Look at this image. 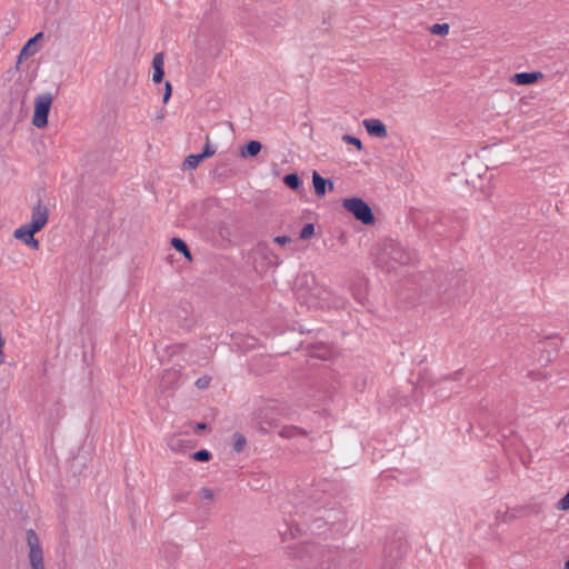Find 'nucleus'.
<instances>
[{
  "instance_id": "2f4dec72",
  "label": "nucleus",
  "mask_w": 569,
  "mask_h": 569,
  "mask_svg": "<svg viewBox=\"0 0 569 569\" xmlns=\"http://www.w3.org/2000/svg\"><path fill=\"white\" fill-rule=\"evenodd\" d=\"M204 429H207V423H204V422H198V423L196 425V430H197V431L204 430Z\"/></svg>"
},
{
  "instance_id": "f257e3e1",
  "label": "nucleus",
  "mask_w": 569,
  "mask_h": 569,
  "mask_svg": "<svg viewBox=\"0 0 569 569\" xmlns=\"http://www.w3.org/2000/svg\"><path fill=\"white\" fill-rule=\"evenodd\" d=\"M313 501H299L296 503L288 502L282 506V513L284 515L283 520L287 529H280L279 532L283 539H288V537L296 538L305 530L303 527L308 522V511Z\"/></svg>"
},
{
  "instance_id": "5701e85b",
  "label": "nucleus",
  "mask_w": 569,
  "mask_h": 569,
  "mask_svg": "<svg viewBox=\"0 0 569 569\" xmlns=\"http://www.w3.org/2000/svg\"><path fill=\"white\" fill-rule=\"evenodd\" d=\"M313 234H315V224L307 223L301 229L299 237L301 240H307V239H310Z\"/></svg>"
},
{
  "instance_id": "c9c22d12",
  "label": "nucleus",
  "mask_w": 569,
  "mask_h": 569,
  "mask_svg": "<svg viewBox=\"0 0 569 569\" xmlns=\"http://www.w3.org/2000/svg\"><path fill=\"white\" fill-rule=\"evenodd\" d=\"M31 569H44V566L31 567Z\"/></svg>"
},
{
  "instance_id": "e433bc0d",
  "label": "nucleus",
  "mask_w": 569,
  "mask_h": 569,
  "mask_svg": "<svg viewBox=\"0 0 569 569\" xmlns=\"http://www.w3.org/2000/svg\"><path fill=\"white\" fill-rule=\"evenodd\" d=\"M357 147L358 150H362L363 148V144H355Z\"/></svg>"
},
{
  "instance_id": "6ab92c4d",
  "label": "nucleus",
  "mask_w": 569,
  "mask_h": 569,
  "mask_svg": "<svg viewBox=\"0 0 569 569\" xmlns=\"http://www.w3.org/2000/svg\"><path fill=\"white\" fill-rule=\"evenodd\" d=\"M262 144H244V147L240 149L239 154L242 158L254 157L260 152Z\"/></svg>"
},
{
  "instance_id": "aec40b11",
  "label": "nucleus",
  "mask_w": 569,
  "mask_h": 569,
  "mask_svg": "<svg viewBox=\"0 0 569 569\" xmlns=\"http://www.w3.org/2000/svg\"><path fill=\"white\" fill-rule=\"evenodd\" d=\"M42 37V33L36 34L33 38L29 39L27 43L23 46L20 56L28 54V53H34L37 51L36 49V42L39 38Z\"/></svg>"
},
{
  "instance_id": "4468645a",
  "label": "nucleus",
  "mask_w": 569,
  "mask_h": 569,
  "mask_svg": "<svg viewBox=\"0 0 569 569\" xmlns=\"http://www.w3.org/2000/svg\"><path fill=\"white\" fill-rule=\"evenodd\" d=\"M540 78H542L541 72H519L512 77V82L518 86H527L532 84Z\"/></svg>"
},
{
  "instance_id": "7ed1b4c3",
  "label": "nucleus",
  "mask_w": 569,
  "mask_h": 569,
  "mask_svg": "<svg viewBox=\"0 0 569 569\" xmlns=\"http://www.w3.org/2000/svg\"><path fill=\"white\" fill-rule=\"evenodd\" d=\"M342 207L348 210L355 219L366 226L373 224L375 214L370 206L361 198L352 197L342 200Z\"/></svg>"
},
{
  "instance_id": "58836bf2",
  "label": "nucleus",
  "mask_w": 569,
  "mask_h": 569,
  "mask_svg": "<svg viewBox=\"0 0 569 569\" xmlns=\"http://www.w3.org/2000/svg\"><path fill=\"white\" fill-rule=\"evenodd\" d=\"M247 142L253 143L257 142L256 140H248Z\"/></svg>"
},
{
  "instance_id": "cd10ccee",
  "label": "nucleus",
  "mask_w": 569,
  "mask_h": 569,
  "mask_svg": "<svg viewBox=\"0 0 569 569\" xmlns=\"http://www.w3.org/2000/svg\"><path fill=\"white\" fill-rule=\"evenodd\" d=\"M171 92H172V89H171V84L169 81H167L164 83V94H163V102L167 103L171 97Z\"/></svg>"
},
{
  "instance_id": "4be33fe9",
  "label": "nucleus",
  "mask_w": 569,
  "mask_h": 569,
  "mask_svg": "<svg viewBox=\"0 0 569 569\" xmlns=\"http://www.w3.org/2000/svg\"><path fill=\"white\" fill-rule=\"evenodd\" d=\"M430 31L433 33V34H438V36H447L449 33V24L448 23H435L431 28H430Z\"/></svg>"
},
{
  "instance_id": "dca6fc26",
  "label": "nucleus",
  "mask_w": 569,
  "mask_h": 569,
  "mask_svg": "<svg viewBox=\"0 0 569 569\" xmlns=\"http://www.w3.org/2000/svg\"><path fill=\"white\" fill-rule=\"evenodd\" d=\"M351 292L353 298L361 305L365 306L367 301L366 283L359 281L351 286Z\"/></svg>"
},
{
  "instance_id": "c85d7f7f",
  "label": "nucleus",
  "mask_w": 569,
  "mask_h": 569,
  "mask_svg": "<svg viewBox=\"0 0 569 569\" xmlns=\"http://www.w3.org/2000/svg\"><path fill=\"white\" fill-rule=\"evenodd\" d=\"M209 382H210V378L208 377H201L199 378L197 381H196V386L199 388V389H204L209 386Z\"/></svg>"
},
{
  "instance_id": "6e6552de",
  "label": "nucleus",
  "mask_w": 569,
  "mask_h": 569,
  "mask_svg": "<svg viewBox=\"0 0 569 569\" xmlns=\"http://www.w3.org/2000/svg\"><path fill=\"white\" fill-rule=\"evenodd\" d=\"M39 232L33 228L28 226H21L14 230L13 237L18 240H21L26 246L30 247L33 250H38L40 248V242L34 238V233Z\"/></svg>"
},
{
  "instance_id": "20e7f679",
  "label": "nucleus",
  "mask_w": 569,
  "mask_h": 569,
  "mask_svg": "<svg viewBox=\"0 0 569 569\" xmlns=\"http://www.w3.org/2000/svg\"><path fill=\"white\" fill-rule=\"evenodd\" d=\"M52 104V96L50 93H44L41 96H38L34 101V113L32 123L38 127L42 128L48 122V114L50 111Z\"/></svg>"
},
{
  "instance_id": "b1692460",
  "label": "nucleus",
  "mask_w": 569,
  "mask_h": 569,
  "mask_svg": "<svg viewBox=\"0 0 569 569\" xmlns=\"http://www.w3.org/2000/svg\"><path fill=\"white\" fill-rule=\"evenodd\" d=\"M246 443H247V440L243 435H241V433L234 435L233 450L236 452H241L244 449Z\"/></svg>"
},
{
  "instance_id": "f704fd0d",
  "label": "nucleus",
  "mask_w": 569,
  "mask_h": 569,
  "mask_svg": "<svg viewBox=\"0 0 569 569\" xmlns=\"http://www.w3.org/2000/svg\"><path fill=\"white\" fill-rule=\"evenodd\" d=\"M530 376H531V378H532V379H538V377H537V376H538V373L530 372Z\"/></svg>"
},
{
  "instance_id": "1a4fd4ad",
  "label": "nucleus",
  "mask_w": 569,
  "mask_h": 569,
  "mask_svg": "<svg viewBox=\"0 0 569 569\" xmlns=\"http://www.w3.org/2000/svg\"><path fill=\"white\" fill-rule=\"evenodd\" d=\"M254 419L258 429L264 433L276 426L273 410L271 408H263L259 410Z\"/></svg>"
},
{
  "instance_id": "a211bd4d",
  "label": "nucleus",
  "mask_w": 569,
  "mask_h": 569,
  "mask_svg": "<svg viewBox=\"0 0 569 569\" xmlns=\"http://www.w3.org/2000/svg\"><path fill=\"white\" fill-rule=\"evenodd\" d=\"M283 182L288 188L295 191H298L301 188L300 177L295 172L286 174L283 177Z\"/></svg>"
},
{
  "instance_id": "9b49d317",
  "label": "nucleus",
  "mask_w": 569,
  "mask_h": 569,
  "mask_svg": "<svg viewBox=\"0 0 569 569\" xmlns=\"http://www.w3.org/2000/svg\"><path fill=\"white\" fill-rule=\"evenodd\" d=\"M312 184L317 197L321 198L327 193V190H333L335 186L330 179H326L319 174L318 171L312 172Z\"/></svg>"
},
{
  "instance_id": "473e14b6",
  "label": "nucleus",
  "mask_w": 569,
  "mask_h": 569,
  "mask_svg": "<svg viewBox=\"0 0 569 569\" xmlns=\"http://www.w3.org/2000/svg\"><path fill=\"white\" fill-rule=\"evenodd\" d=\"M489 144H485L482 148H481V152H486L489 150Z\"/></svg>"
},
{
  "instance_id": "412c9836",
  "label": "nucleus",
  "mask_w": 569,
  "mask_h": 569,
  "mask_svg": "<svg viewBox=\"0 0 569 569\" xmlns=\"http://www.w3.org/2000/svg\"><path fill=\"white\" fill-rule=\"evenodd\" d=\"M330 353L331 351L327 346L320 345L315 347V351L311 352V357L326 360L330 357Z\"/></svg>"
},
{
  "instance_id": "f03ea898",
  "label": "nucleus",
  "mask_w": 569,
  "mask_h": 569,
  "mask_svg": "<svg viewBox=\"0 0 569 569\" xmlns=\"http://www.w3.org/2000/svg\"><path fill=\"white\" fill-rule=\"evenodd\" d=\"M385 256L391 261L386 267L387 271L396 268V264L407 266L415 261L416 253L397 241H389L385 247Z\"/></svg>"
},
{
  "instance_id": "423d86ee",
  "label": "nucleus",
  "mask_w": 569,
  "mask_h": 569,
  "mask_svg": "<svg viewBox=\"0 0 569 569\" xmlns=\"http://www.w3.org/2000/svg\"><path fill=\"white\" fill-rule=\"evenodd\" d=\"M48 220L49 208L41 200H38L37 203L32 207L30 222L26 223L24 226L40 231L47 224Z\"/></svg>"
},
{
  "instance_id": "72a5a7b5",
  "label": "nucleus",
  "mask_w": 569,
  "mask_h": 569,
  "mask_svg": "<svg viewBox=\"0 0 569 569\" xmlns=\"http://www.w3.org/2000/svg\"><path fill=\"white\" fill-rule=\"evenodd\" d=\"M163 117H164V116H163V113H162V112H159V113H157V116H156V118H157L158 120L163 119Z\"/></svg>"
},
{
  "instance_id": "393cba45",
  "label": "nucleus",
  "mask_w": 569,
  "mask_h": 569,
  "mask_svg": "<svg viewBox=\"0 0 569 569\" xmlns=\"http://www.w3.org/2000/svg\"><path fill=\"white\" fill-rule=\"evenodd\" d=\"M192 458L196 461L206 462V461H209L211 459V453H210V451H208L206 449H201V450L196 451L192 455Z\"/></svg>"
},
{
  "instance_id": "a878e982",
  "label": "nucleus",
  "mask_w": 569,
  "mask_h": 569,
  "mask_svg": "<svg viewBox=\"0 0 569 569\" xmlns=\"http://www.w3.org/2000/svg\"><path fill=\"white\" fill-rule=\"evenodd\" d=\"M200 496L203 498V499H207V500H212L213 497H214V493L211 489L209 488H201L200 491H199Z\"/></svg>"
},
{
  "instance_id": "f3484780",
  "label": "nucleus",
  "mask_w": 569,
  "mask_h": 569,
  "mask_svg": "<svg viewBox=\"0 0 569 569\" xmlns=\"http://www.w3.org/2000/svg\"><path fill=\"white\" fill-rule=\"evenodd\" d=\"M171 246L180 253L183 254L184 258H187L188 260H191L192 259V254L189 250V247L188 244L186 243L184 240H182L181 238H178V237H173L171 239Z\"/></svg>"
},
{
  "instance_id": "9d476101",
  "label": "nucleus",
  "mask_w": 569,
  "mask_h": 569,
  "mask_svg": "<svg viewBox=\"0 0 569 569\" xmlns=\"http://www.w3.org/2000/svg\"><path fill=\"white\" fill-rule=\"evenodd\" d=\"M363 126L370 137L376 139L387 138V128L385 123L379 119H365Z\"/></svg>"
},
{
  "instance_id": "c756f323",
  "label": "nucleus",
  "mask_w": 569,
  "mask_h": 569,
  "mask_svg": "<svg viewBox=\"0 0 569 569\" xmlns=\"http://www.w3.org/2000/svg\"><path fill=\"white\" fill-rule=\"evenodd\" d=\"M342 142H361V141L357 137H353V136H350V134H345L342 137Z\"/></svg>"
},
{
  "instance_id": "2eb2a0df",
  "label": "nucleus",
  "mask_w": 569,
  "mask_h": 569,
  "mask_svg": "<svg viewBox=\"0 0 569 569\" xmlns=\"http://www.w3.org/2000/svg\"><path fill=\"white\" fill-rule=\"evenodd\" d=\"M308 435L307 430L297 427V426H284L279 431V436L286 439H291L296 437H306Z\"/></svg>"
},
{
  "instance_id": "39448f33",
  "label": "nucleus",
  "mask_w": 569,
  "mask_h": 569,
  "mask_svg": "<svg viewBox=\"0 0 569 569\" xmlns=\"http://www.w3.org/2000/svg\"><path fill=\"white\" fill-rule=\"evenodd\" d=\"M27 543L29 547V561L31 567L44 566L43 551L40 540L33 529L27 530Z\"/></svg>"
},
{
  "instance_id": "bb28decb",
  "label": "nucleus",
  "mask_w": 569,
  "mask_h": 569,
  "mask_svg": "<svg viewBox=\"0 0 569 569\" xmlns=\"http://www.w3.org/2000/svg\"><path fill=\"white\" fill-rule=\"evenodd\" d=\"M273 242L284 246L291 242V238L289 236H277L274 237Z\"/></svg>"
},
{
  "instance_id": "7c9ffc66",
  "label": "nucleus",
  "mask_w": 569,
  "mask_h": 569,
  "mask_svg": "<svg viewBox=\"0 0 569 569\" xmlns=\"http://www.w3.org/2000/svg\"><path fill=\"white\" fill-rule=\"evenodd\" d=\"M188 492H178L173 495L174 501H184L187 499Z\"/></svg>"
},
{
  "instance_id": "ddd939ff",
  "label": "nucleus",
  "mask_w": 569,
  "mask_h": 569,
  "mask_svg": "<svg viewBox=\"0 0 569 569\" xmlns=\"http://www.w3.org/2000/svg\"><path fill=\"white\" fill-rule=\"evenodd\" d=\"M164 54L162 52L156 53L152 59V81L156 83H160L164 77Z\"/></svg>"
},
{
  "instance_id": "f8f14e48",
  "label": "nucleus",
  "mask_w": 569,
  "mask_h": 569,
  "mask_svg": "<svg viewBox=\"0 0 569 569\" xmlns=\"http://www.w3.org/2000/svg\"><path fill=\"white\" fill-rule=\"evenodd\" d=\"M323 553H325V550L316 545V543H306L303 547H302V551H301V558H303L305 556H309L310 558H315V560H312L313 562H317L319 563L320 566L323 565Z\"/></svg>"
},
{
  "instance_id": "0eeeda50",
  "label": "nucleus",
  "mask_w": 569,
  "mask_h": 569,
  "mask_svg": "<svg viewBox=\"0 0 569 569\" xmlns=\"http://www.w3.org/2000/svg\"><path fill=\"white\" fill-rule=\"evenodd\" d=\"M217 149L213 144H204L203 150L200 153H191L187 156L182 163L183 170L196 169L203 160L210 158L216 153Z\"/></svg>"
},
{
  "instance_id": "4c0bfd02",
  "label": "nucleus",
  "mask_w": 569,
  "mask_h": 569,
  "mask_svg": "<svg viewBox=\"0 0 569 569\" xmlns=\"http://www.w3.org/2000/svg\"><path fill=\"white\" fill-rule=\"evenodd\" d=\"M565 569H569V559L565 562Z\"/></svg>"
}]
</instances>
